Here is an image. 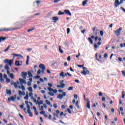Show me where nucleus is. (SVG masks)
Returning a JSON list of instances; mask_svg holds the SVG:
<instances>
[{"label": "nucleus", "instance_id": "obj_1", "mask_svg": "<svg viewBox=\"0 0 125 125\" xmlns=\"http://www.w3.org/2000/svg\"><path fill=\"white\" fill-rule=\"evenodd\" d=\"M3 62L6 65L4 66V68L5 70H7V71H8V70H10V68L8 67V65L9 66H12L13 64V59L9 60L8 59H5L3 61Z\"/></svg>", "mask_w": 125, "mask_h": 125}, {"label": "nucleus", "instance_id": "obj_2", "mask_svg": "<svg viewBox=\"0 0 125 125\" xmlns=\"http://www.w3.org/2000/svg\"><path fill=\"white\" fill-rule=\"evenodd\" d=\"M78 67H79V68H83V71L81 72V74H83V75H84V76H85L86 75H89V71L87 70V68L85 67H83V64L82 65L78 64Z\"/></svg>", "mask_w": 125, "mask_h": 125}, {"label": "nucleus", "instance_id": "obj_3", "mask_svg": "<svg viewBox=\"0 0 125 125\" xmlns=\"http://www.w3.org/2000/svg\"><path fill=\"white\" fill-rule=\"evenodd\" d=\"M124 1V0H120V1H119V0H115L114 2L115 7H118V6L120 5V4H122Z\"/></svg>", "mask_w": 125, "mask_h": 125}, {"label": "nucleus", "instance_id": "obj_4", "mask_svg": "<svg viewBox=\"0 0 125 125\" xmlns=\"http://www.w3.org/2000/svg\"><path fill=\"white\" fill-rule=\"evenodd\" d=\"M39 68L42 69L41 73L43 74V73H44V70H45V66H44V64L42 63L40 64L39 65Z\"/></svg>", "mask_w": 125, "mask_h": 125}, {"label": "nucleus", "instance_id": "obj_5", "mask_svg": "<svg viewBox=\"0 0 125 125\" xmlns=\"http://www.w3.org/2000/svg\"><path fill=\"white\" fill-rule=\"evenodd\" d=\"M123 30V28L122 27H120L118 30H117L116 31H115V34L116 35V36L118 37L120 36V33L121 31Z\"/></svg>", "mask_w": 125, "mask_h": 125}, {"label": "nucleus", "instance_id": "obj_6", "mask_svg": "<svg viewBox=\"0 0 125 125\" xmlns=\"http://www.w3.org/2000/svg\"><path fill=\"white\" fill-rule=\"evenodd\" d=\"M86 107L89 109V110H90V101H89V99L88 98H87L86 100Z\"/></svg>", "mask_w": 125, "mask_h": 125}, {"label": "nucleus", "instance_id": "obj_7", "mask_svg": "<svg viewBox=\"0 0 125 125\" xmlns=\"http://www.w3.org/2000/svg\"><path fill=\"white\" fill-rule=\"evenodd\" d=\"M7 74L9 76L10 79H14V75H13V73H10V72L9 71V70L7 71Z\"/></svg>", "mask_w": 125, "mask_h": 125}, {"label": "nucleus", "instance_id": "obj_8", "mask_svg": "<svg viewBox=\"0 0 125 125\" xmlns=\"http://www.w3.org/2000/svg\"><path fill=\"white\" fill-rule=\"evenodd\" d=\"M19 80L20 81L21 84L22 85V84H23V83H24V84H26V80H25V79L20 78L19 79Z\"/></svg>", "mask_w": 125, "mask_h": 125}, {"label": "nucleus", "instance_id": "obj_9", "mask_svg": "<svg viewBox=\"0 0 125 125\" xmlns=\"http://www.w3.org/2000/svg\"><path fill=\"white\" fill-rule=\"evenodd\" d=\"M21 77L23 78V79H24V80H26V77H27V72H22Z\"/></svg>", "mask_w": 125, "mask_h": 125}, {"label": "nucleus", "instance_id": "obj_10", "mask_svg": "<svg viewBox=\"0 0 125 125\" xmlns=\"http://www.w3.org/2000/svg\"><path fill=\"white\" fill-rule=\"evenodd\" d=\"M13 30H15V28L13 27L5 28H3L2 31H12Z\"/></svg>", "mask_w": 125, "mask_h": 125}, {"label": "nucleus", "instance_id": "obj_11", "mask_svg": "<svg viewBox=\"0 0 125 125\" xmlns=\"http://www.w3.org/2000/svg\"><path fill=\"white\" fill-rule=\"evenodd\" d=\"M60 85H57V87L61 88H64V87H65V84L64 83H60Z\"/></svg>", "mask_w": 125, "mask_h": 125}, {"label": "nucleus", "instance_id": "obj_12", "mask_svg": "<svg viewBox=\"0 0 125 125\" xmlns=\"http://www.w3.org/2000/svg\"><path fill=\"white\" fill-rule=\"evenodd\" d=\"M52 20L54 21V23H56L59 20V18L58 17H53Z\"/></svg>", "mask_w": 125, "mask_h": 125}, {"label": "nucleus", "instance_id": "obj_13", "mask_svg": "<svg viewBox=\"0 0 125 125\" xmlns=\"http://www.w3.org/2000/svg\"><path fill=\"white\" fill-rule=\"evenodd\" d=\"M99 45H101V42H98L97 44L95 43L94 45V48H96V49L98 48Z\"/></svg>", "mask_w": 125, "mask_h": 125}, {"label": "nucleus", "instance_id": "obj_14", "mask_svg": "<svg viewBox=\"0 0 125 125\" xmlns=\"http://www.w3.org/2000/svg\"><path fill=\"white\" fill-rule=\"evenodd\" d=\"M22 63H23L22 61H16V66H22Z\"/></svg>", "mask_w": 125, "mask_h": 125}, {"label": "nucleus", "instance_id": "obj_15", "mask_svg": "<svg viewBox=\"0 0 125 125\" xmlns=\"http://www.w3.org/2000/svg\"><path fill=\"white\" fill-rule=\"evenodd\" d=\"M64 12L65 14H67V15H69L70 16H71V15H72L71 12H70V11L69 10H64Z\"/></svg>", "mask_w": 125, "mask_h": 125}, {"label": "nucleus", "instance_id": "obj_16", "mask_svg": "<svg viewBox=\"0 0 125 125\" xmlns=\"http://www.w3.org/2000/svg\"><path fill=\"white\" fill-rule=\"evenodd\" d=\"M19 94L20 96H24V95H25V92H22V91H19Z\"/></svg>", "mask_w": 125, "mask_h": 125}, {"label": "nucleus", "instance_id": "obj_17", "mask_svg": "<svg viewBox=\"0 0 125 125\" xmlns=\"http://www.w3.org/2000/svg\"><path fill=\"white\" fill-rule=\"evenodd\" d=\"M20 58H23V57L21 55L16 54V59L19 60Z\"/></svg>", "mask_w": 125, "mask_h": 125}, {"label": "nucleus", "instance_id": "obj_18", "mask_svg": "<svg viewBox=\"0 0 125 125\" xmlns=\"http://www.w3.org/2000/svg\"><path fill=\"white\" fill-rule=\"evenodd\" d=\"M25 104H26V107L28 110H30L31 109V106L30 105H29V102L28 101H25Z\"/></svg>", "mask_w": 125, "mask_h": 125}, {"label": "nucleus", "instance_id": "obj_19", "mask_svg": "<svg viewBox=\"0 0 125 125\" xmlns=\"http://www.w3.org/2000/svg\"><path fill=\"white\" fill-rule=\"evenodd\" d=\"M0 82L1 83H3L4 82V80L2 78V74L0 73Z\"/></svg>", "mask_w": 125, "mask_h": 125}, {"label": "nucleus", "instance_id": "obj_20", "mask_svg": "<svg viewBox=\"0 0 125 125\" xmlns=\"http://www.w3.org/2000/svg\"><path fill=\"white\" fill-rule=\"evenodd\" d=\"M15 100V98H14V97H11L10 98H8V101H14Z\"/></svg>", "mask_w": 125, "mask_h": 125}, {"label": "nucleus", "instance_id": "obj_21", "mask_svg": "<svg viewBox=\"0 0 125 125\" xmlns=\"http://www.w3.org/2000/svg\"><path fill=\"white\" fill-rule=\"evenodd\" d=\"M27 112L28 113V114L29 115V117H33V113L31 112L30 109H28Z\"/></svg>", "mask_w": 125, "mask_h": 125}, {"label": "nucleus", "instance_id": "obj_22", "mask_svg": "<svg viewBox=\"0 0 125 125\" xmlns=\"http://www.w3.org/2000/svg\"><path fill=\"white\" fill-rule=\"evenodd\" d=\"M6 40V38L5 37H0V42H3L4 41H5Z\"/></svg>", "mask_w": 125, "mask_h": 125}, {"label": "nucleus", "instance_id": "obj_23", "mask_svg": "<svg viewBox=\"0 0 125 125\" xmlns=\"http://www.w3.org/2000/svg\"><path fill=\"white\" fill-rule=\"evenodd\" d=\"M91 39H94L95 38V42H97V40H98V36H96L95 37L94 36L92 35V36H91Z\"/></svg>", "mask_w": 125, "mask_h": 125}, {"label": "nucleus", "instance_id": "obj_24", "mask_svg": "<svg viewBox=\"0 0 125 125\" xmlns=\"http://www.w3.org/2000/svg\"><path fill=\"white\" fill-rule=\"evenodd\" d=\"M30 59V57L29 56H27V60L26 61V65H29V60Z\"/></svg>", "mask_w": 125, "mask_h": 125}, {"label": "nucleus", "instance_id": "obj_25", "mask_svg": "<svg viewBox=\"0 0 125 125\" xmlns=\"http://www.w3.org/2000/svg\"><path fill=\"white\" fill-rule=\"evenodd\" d=\"M88 41L89 42H90V43H91V44H92L93 43V41L91 39V38H88Z\"/></svg>", "mask_w": 125, "mask_h": 125}, {"label": "nucleus", "instance_id": "obj_26", "mask_svg": "<svg viewBox=\"0 0 125 125\" xmlns=\"http://www.w3.org/2000/svg\"><path fill=\"white\" fill-rule=\"evenodd\" d=\"M11 85H14L15 88H16V83L14 82H11Z\"/></svg>", "mask_w": 125, "mask_h": 125}, {"label": "nucleus", "instance_id": "obj_27", "mask_svg": "<svg viewBox=\"0 0 125 125\" xmlns=\"http://www.w3.org/2000/svg\"><path fill=\"white\" fill-rule=\"evenodd\" d=\"M31 99L33 101L34 103H37V99L34 97H31Z\"/></svg>", "mask_w": 125, "mask_h": 125}, {"label": "nucleus", "instance_id": "obj_28", "mask_svg": "<svg viewBox=\"0 0 125 125\" xmlns=\"http://www.w3.org/2000/svg\"><path fill=\"white\" fill-rule=\"evenodd\" d=\"M75 106L77 107L79 109L80 108V105H79V101H77L75 104Z\"/></svg>", "mask_w": 125, "mask_h": 125}, {"label": "nucleus", "instance_id": "obj_29", "mask_svg": "<svg viewBox=\"0 0 125 125\" xmlns=\"http://www.w3.org/2000/svg\"><path fill=\"white\" fill-rule=\"evenodd\" d=\"M27 74L30 78H33V74H32V73H31V72L28 71Z\"/></svg>", "mask_w": 125, "mask_h": 125}, {"label": "nucleus", "instance_id": "obj_30", "mask_svg": "<svg viewBox=\"0 0 125 125\" xmlns=\"http://www.w3.org/2000/svg\"><path fill=\"white\" fill-rule=\"evenodd\" d=\"M58 98L59 99H62V98H63V95H62L61 94H59L58 96Z\"/></svg>", "mask_w": 125, "mask_h": 125}, {"label": "nucleus", "instance_id": "obj_31", "mask_svg": "<svg viewBox=\"0 0 125 125\" xmlns=\"http://www.w3.org/2000/svg\"><path fill=\"white\" fill-rule=\"evenodd\" d=\"M59 50L60 52H61V53H64V51H63L62 50V49H61V46H59Z\"/></svg>", "mask_w": 125, "mask_h": 125}, {"label": "nucleus", "instance_id": "obj_32", "mask_svg": "<svg viewBox=\"0 0 125 125\" xmlns=\"http://www.w3.org/2000/svg\"><path fill=\"white\" fill-rule=\"evenodd\" d=\"M6 93L7 94H8L9 95H10L11 94V91L8 89H6Z\"/></svg>", "mask_w": 125, "mask_h": 125}, {"label": "nucleus", "instance_id": "obj_33", "mask_svg": "<svg viewBox=\"0 0 125 125\" xmlns=\"http://www.w3.org/2000/svg\"><path fill=\"white\" fill-rule=\"evenodd\" d=\"M87 3V0H85L84 1H83L82 4L83 6H84Z\"/></svg>", "mask_w": 125, "mask_h": 125}, {"label": "nucleus", "instance_id": "obj_34", "mask_svg": "<svg viewBox=\"0 0 125 125\" xmlns=\"http://www.w3.org/2000/svg\"><path fill=\"white\" fill-rule=\"evenodd\" d=\"M60 76L61 77H62V78H65V76H64V72H62L60 74Z\"/></svg>", "mask_w": 125, "mask_h": 125}, {"label": "nucleus", "instance_id": "obj_35", "mask_svg": "<svg viewBox=\"0 0 125 125\" xmlns=\"http://www.w3.org/2000/svg\"><path fill=\"white\" fill-rule=\"evenodd\" d=\"M58 14V15H64L65 14V12L60 11Z\"/></svg>", "mask_w": 125, "mask_h": 125}, {"label": "nucleus", "instance_id": "obj_36", "mask_svg": "<svg viewBox=\"0 0 125 125\" xmlns=\"http://www.w3.org/2000/svg\"><path fill=\"white\" fill-rule=\"evenodd\" d=\"M74 87L73 86H70V87H69L67 89V90H68V91H70L71 90H73Z\"/></svg>", "mask_w": 125, "mask_h": 125}, {"label": "nucleus", "instance_id": "obj_37", "mask_svg": "<svg viewBox=\"0 0 125 125\" xmlns=\"http://www.w3.org/2000/svg\"><path fill=\"white\" fill-rule=\"evenodd\" d=\"M28 90L30 91V92H33V88L32 87H29L28 88Z\"/></svg>", "mask_w": 125, "mask_h": 125}, {"label": "nucleus", "instance_id": "obj_38", "mask_svg": "<svg viewBox=\"0 0 125 125\" xmlns=\"http://www.w3.org/2000/svg\"><path fill=\"white\" fill-rule=\"evenodd\" d=\"M10 47V46H8L6 49H5L3 51L4 52H6L7 51H8V50H9V48Z\"/></svg>", "mask_w": 125, "mask_h": 125}, {"label": "nucleus", "instance_id": "obj_39", "mask_svg": "<svg viewBox=\"0 0 125 125\" xmlns=\"http://www.w3.org/2000/svg\"><path fill=\"white\" fill-rule=\"evenodd\" d=\"M43 104V101H40V102H38V104L40 106V104Z\"/></svg>", "mask_w": 125, "mask_h": 125}, {"label": "nucleus", "instance_id": "obj_40", "mask_svg": "<svg viewBox=\"0 0 125 125\" xmlns=\"http://www.w3.org/2000/svg\"><path fill=\"white\" fill-rule=\"evenodd\" d=\"M122 93V98H125V91H123Z\"/></svg>", "mask_w": 125, "mask_h": 125}, {"label": "nucleus", "instance_id": "obj_41", "mask_svg": "<svg viewBox=\"0 0 125 125\" xmlns=\"http://www.w3.org/2000/svg\"><path fill=\"white\" fill-rule=\"evenodd\" d=\"M33 94H33V93H32V92H29V96H30V97H31V98H32V97H34L33 96Z\"/></svg>", "mask_w": 125, "mask_h": 125}, {"label": "nucleus", "instance_id": "obj_42", "mask_svg": "<svg viewBox=\"0 0 125 125\" xmlns=\"http://www.w3.org/2000/svg\"><path fill=\"white\" fill-rule=\"evenodd\" d=\"M48 94H49V95H50L51 96H54V93H53V92H50L48 93Z\"/></svg>", "mask_w": 125, "mask_h": 125}, {"label": "nucleus", "instance_id": "obj_43", "mask_svg": "<svg viewBox=\"0 0 125 125\" xmlns=\"http://www.w3.org/2000/svg\"><path fill=\"white\" fill-rule=\"evenodd\" d=\"M92 30L94 32L95 31H98V29H97V27H93Z\"/></svg>", "mask_w": 125, "mask_h": 125}, {"label": "nucleus", "instance_id": "obj_44", "mask_svg": "<svg viewBox=\"0 0 125 125\" xmlns=\"http://www.w3.org/2000/svg\"><path fill=\"white\" fill-rule=\"evenodd\" d=\"M6 82L7 83H10V79H9V78H6Z\"/></svg>", "mask_w": 125, "mask_h": 125}, {"label": "nucleus", "instance_id": "obj_45", "mask_svg": "<svg viewBox=\"0 0 125 125\" xmlns=\"http://www.w3.org/2000/svg\"><path fill=\"white\" fill-rule=\"evenodd\" d=\"M47 89H48L49 91H50V92H51L53 91V89H52V88H51V87H48Z\"/></svg>", "mask_w": 125, "mask_h": 125}, {"label": "nucleus", "instance_id": "obj_46", "mask_svg": "<svg viewBox=\"0 0 125 125\" xmlns=\"http://www.w3.org/2000/svg\"><path fill=\"white\" fill-rule=\"evenodd\" d=\"M24 99L25 100H28V99H29V96L28 95V94H26L25 97H24Z\"/></svg>", "mask_w": 125, "mask_h": 125}, {"label": "nucleus", "instance_id": "obj_47", "mask_svg": "<svg viewBox=\"0 0 125 125\" xmlns=\"http://www.w3.org/2000/svg\"><path fill=\"white\" fill-rule=\"evenodd\" d=\"M100 34L101 37H103V34H104V32H103V31L101 30L100 32Z\"/></svg>", "mask_w": 125, "mask_h": 125}, {"label": "nucleus", "instance_id": "obj_48", "mask_svg": "<svg viewBox=\"0 0 125 125\" xmlns=\"http://www.w3.org/2000/svg\"><path fill=\"white\" fill-rule=\"evenodd\" d=\"M45 103L47 105H50V102L48 100H46Z\"/></svg>", "mask_w": 125, "mask_h": 125}, {"label": "nucleus", "instance_id": "obj_49", "mask_svg": "<svg viewBox=\"0 0 125 125\" xmlns=\"http://www.w3.org/2000/svg\"><path fill=\"white\" fill-rule=\"evenodd\" d=\"M41 73H42V70H41V69H39L37 71V74L41 75Z\"/></svg>", "mask_w": 125, "mask_h": 125}, {"label": "nucleus", "instance_id": "obj_50", "mask_svg": "<svg viewBox=\"0 0 125 125\" xmlns=\"http://www.w3.org/2000/svg\"><path fill=\"white\" fill-rule=\"evenodd\" d=\"M35 28H32V29H28V30H27V32H32V31H34V30H35Z\"/></svg>", "mask_w": 125, "mask_h": 125}, {"label": "nucleus", "instance_id": "obj_51", "mask_svg": "<svg viewBox=\"0 0 125 125\" xmlns=\"http://www.w3.org/2000/svg\"><path fill=\"white\" fill-rule=\"evenodd\" d=\"M45 113V112H44V111H42L40 112L41 115H44Z\"/></svg>", "mask_w": 125, "mask_h": 125}, {"label": "nucleus", "instance_id": "obj_52", "mask_svg": "<svg viewBox=\"0 0 125 125\" xmlns=\"http://www.w3.org/2000/svg\"><path fill=\"white\" fill-rule=\"evenodd\" d=\"M121 72H122V75H123L124 77H125V70L122 71Z\"/></svg>", "mask_w": 125, "mask_h": 125}, {"label": "nucleus", "instance_id": "obj_53", "mask_svg": "<svg viewBox=\"0 0 125 125\" xmlns=\"http://www.w3.org/2000/svg\"><path fill=\"white\" fill-rule=\"evenodd\" d=\"M61 108H62V109H65V108H66V106H65V105L62 104V105L61 106Z\"/></svg>", "mask_w": 125, "mask_h": 125}, {"label": "nucleus", "instance_id": "obj_54", "mask_svg": "<svg viewBox=\"0 0 125 125\" xmlns=\"http://www.w3.org/2000/svg\"><path fill=\"white\" fill-rule=\"evenodd\" d=\"M48 86H49L50 87H52V84L51 83H48Z\"/></svg>", "mask_w": 125, "mask_h": 125}, {"label": "nucleus", "instance_id": "obj_55", "mask_svg": "<svg viewBox=\"0 0 125 125\" xmlns=\"http://www.w3.org/2000/svg\"><path fill=\"white\" fill-rule=\"evenodd\" d=\"M118 60H119V61H120V62H122L123 61V59H122V58H118Z\"/></svg>", "mask_w": 125, "mask_h": 125}, {"label": "nucleus", "instance_id": "obj_56", "mask_svg": "<svg viewBox=\"0 0 125 125\" xmlns=\"http://www.w3.org/2000/svg\"><path fill=\"white\" fill-rule=\"evenodd\" d=\"M33 87L35 89H36V88H37V87H38V85H37V84H34L33 85Z\"/></svg>", "mask_w": 125, "mask_h": 125}, {"label": "nucleus", "instance_id": "obj_57", "mask_svg": "<svg viewBox=\"0 0 125 125\" xmlns=\"http://www.w3.org/2000/svg\"><path fill=\"white\" fill-rule=\"evenodd\" d=\"M74 98H75V99H77V98H78V95L75 94L74 95Z\"/></svg>", "mask_w": 125, "mask_h": 125}, {"label": "nucleus", "instance_id": "obj_58", "mask_svg": "<svg viewBox=\"0 0 125 125\" xmlns=\"http://www.w3.org/2000/svg\"><path fill=\"white\" fill-rule=\"evenodd\" d=\"M21 89L22 90H25V86H24V85H23L22 84L21 85Z\"/></svg>", "mask_w": 125, "mask_h": 125}, {"label": "nucleus", "instance_id": "obj_59", "mask_svg": "<svg viewBox=\"0 0 125 125\" xmlns=\"http://www.w3.org/2000/svg\"><path fill=\"white\" fill-rule=\"evenodd\" d=\"M53 92H54V93H57V90L56 89H53Z\"/></svg>", "mask_w": 125, "mask_h": 125}, {"label": "nucleus", "instance_id": "obj_60", "mask_svg": "<svg viewBox=\"0 0 125 125\" xmlns=\"http://www.w3.org/2000/svg\"><path fill=\"white\" fill-rule=\"evenodd\" d=\"M67 112H68L69 114H71L72 112L71 111V110H70L69 108H67Z\"/></svg>", "mask_w": 125, "mask_h": 125}, {"label": "nucleus", "instance_id": "obj_61", "mask_svg": "<svg viewBox=\"0 0 125 125\" xmlns=\"http://www.w3.org/2000/svg\"><path fill=\"white\" fill-rule=\"evenodd\" d=\"M54 107L56 108H57V104H53Z\"/></svg>", "mask_w": 125, "mask_h": 125}, {"label": "nucleus", "instance_id": "obj_62", "mask_svg": "<svg viewBox=\"0 0 125 125\" xmlns=\"http://www.w3.org/2000/svg\"><path fill=\"white\" fill-rule=\"evenodd\" d=\"M103 95V94H102V92H99V96H102Z\"/></svg>", "mask_w": 125, "mask_h": 125}, {"label": "nucleus", "instance_id": "obj_63", "mask_svg": "<svg viewBox=\"0 0 125 125\" xmlns=\"http://www.w3.org/2000/svg\"><path fill=\"white\" fill-rule=\"evenodd\" d=\"M70 33V28H67V34H69Z\"/></svg>", "mask_w": 125, "mask_h": 125}, {"label": "nucleus", "instance_id": "obj_64", "mask_svg": "<svg viewBox=\"0 0 125 125\" xmlns=\"http://www.w3.org/2000/svg\"><path fill=\"white\" fill-rule=\"evenodd\" d=\"M27 50L28 51H32V49L31 48H28L27 49Z\"/></svg>", "mask_w": 125, "mask_h": 125}]
</instances>
